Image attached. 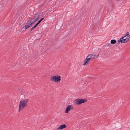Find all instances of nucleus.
<instances>
[{"label":"nucleus","instance_id":"obj_1","mask_svg":"<svg viewBox=\"0 0 130 130\" xmlns=\"http://www.w3.org/2000/svg\"><path fill=\"white\" fill-rule=\"evenodd\" d=\"M28 99H25L20 101L19 107V111L25 107L27 105Z\"/></svg>","mask_w":130,"mask_h":130},{"label":"nucleus","instance_id":"obj_2","mask_svg":"<svg viewBox=\"0 0 130 130\" xmlns=\"http://www.w3.org/2000/svg\"><path fill=\"white\" fill-rule=\"evenodd\" d=\"M129 40V38H127L126 36H125L121 38L118 41V43H117V44H119L120 42L122 43H124L127 42Z\"/></svg>","mask_w":130,"mask_h":130},{"label":"nucleus","instance_id":"obj_3","mask_svg":"<svg viewBox=\"0 0 130 130\" xmlns=\"http://www.w3.org/2000/svg\"><path fill=\"white\" fill-rule=\"evenodd\" d=\"M87 101V100L85 99H78L75 100L74 102L75 104L79 105Z\"/></svg>","mask_w":130,"mask_h":130},{"label":"nucleus","instance_id":"obj_4","mask_svg":"<svg viewBox=\"0 0 130 130\" xmlns=\"http://www.w3.org/2000/svg\"><path fill=\"white\" fill-rule=\"evenodd\" d=\"M50 79L52 81H54L55 82H59L61 80V77L58 75L54 76L51 78Z\"/></svg>","mask_w":130,"mask_h":130},{"label":"nucleus","instance_id":"obj_5","mask_svg":"<svg viewBox=\"0 0 130 130\" xmlns=\"http://www.w3.org/2000/svg\"><path fill=\"white\" fill-rule=\"evenodd\" d=\"M90 55H88L86 57V59L85 60V63L83 65H85L88 64L90 61L92 60L90 56Z\"/></svg>","mask_w":130,"mask_h":130},{"label":"nucleus","instance_id":"obj_6","mask_svg":"<svg viewBox=\"0 0 130 130\" xmlns=\"http://www.w3.org/2000/svg\"><path fill=\"white\" fill-rule=\"evenodd\" d=\"M73 109L72 106L71 105H68L66 108L65 110V112L66 113Z\"/></svg>","mask_w":130,"mask_h":130},{"label":"nucleus","instance_id":"obj_7","mask_svg":"<svg viewBox=\"0 0 130 130\" xmlns=\"http://www.w3.org/2000/svg\"><path fill=\"white\" fill-rule=\"evenodd\" d=\"M66 125L65 124L60 125L57 129V130H61L66 127Z\"/></svg>","mask_w":130,"mask_h":130},{"label":"nucleus","instance_id":"obj_8","mask_svg":"<svg viewBox=\"0 0 130 130\" xmlns=\"http://www.w3.org/2000/svg\"><path fill=\"white\" fill-rule=\"evenodd\" d=\"M32 25L31 23V22H29V20L27 22V24L25 26V28L26 29H27L29 27H30Z\"/></svg>","mask_w":130,"mask_h":130},{"label":"nucleus","instance_id":"obj_9","mask_svg":"<svg viewBox=\"0 0 130 130\" xmlns=\"http://www.w3.org/2000/svg\"><path fill=\"white\" fill-rule=\"evenodd\" d=\"M37 19H34L31 18L29 20V22H31V24L32 25L37 21Z\"/></svg>","mask_w":130,"mask_h":130},{"label":"nucleus","instance_id":"obj_10","mask_svg":"<svg viewBox=\"0 0 130 130\" xmlns=\"http://www.w3.org/2000/svg\"><path fill=\"white\" fill-rule=\"evenodd\" d=\"M33 17V19H37V20H38L39 17V16L37 14H35L34 15Z\"/></svg>","mask_w":130,"mask_h":130},{"label":"nucleus","instance_id":"obj_11","mask_svg":"<svg viewBox=\"0 0 130 130\" xmlns=\"http://www.w3.org/2000/svg\"><path fill=\"white\" fill-rule=\"evenodd\" d=\"M89 55H90V56L92 59H95L96 57V55L93 53L91 54H90Z\"/></svg>","mask_w":130,"mask_h":130},{"label":"nucleus","instance_id":"obj_12","mask_svg":"<svg viewBox=\"0 0 130 130\" xmlns=\"http://www.w3.org/2000/svg\"><path fill=\"white\" fill-rule=\"evenodd\" d=\"M116 42V41L115 40L113 39L110 41V43L112 44H114Z\"/></svg>","mask_w":130,"mask_h":130},{"label":"nucleus","instance_id":"obj_13","mask_svg":"<svg viewBox=\"0 0 130 130\" xmlns=\"http://www.w3.org/2000/svg\"><path fill=\"white\" fill-rule=\"evenodd\" d=\"M44 19V18H41L39 21H38V22L40 23Z\"/></svg>","mask_w":130,"mask_h":130},{"label":"nucleus","instance_id":"obj_14","mask_svg":"<svg viewBox=\"0 0 130 130\" xmlns=\"http://www.w3.org/2000/svg\"><path fill=\"white\" fill-rule=\"evenodd\" d=\"M129 34V33L128 32H127L126 35L125 36H128V37H130V35L128 36V35Z\"/></svg>","mask_w":130,"mask_h":130},{"label":"nucleus","instance_id":"obj_15","mask_svg":"<svg viewBox=\"0 0 130 130\" xmlns=\"http://www.w3.org/2000/svg\"><path fill=\"white\" fill-rule=\"evenodd\" d=\"M36 27H35V26H34L30 30V31H32L33 30H34L35 28Z\"/></svg>","mask_w":130,"mask_h":130},{"label":"nucleus","instance_id":"obj_16","mask_svg":"<svg viewBox=\"0 0 130 130\" xmlns=\"http://www.w3.org/2000/svg\"><path fill=\"white\" fill-rule=\"evenodd\" d=\"M39 23H38V22L36 23V24L34 26L35 27H36L39 24Z\"/></svg>","mask_w":130,"mask_h":130},{"label":"nucleus","instance_id":"obj_17","mask_svg":"<svg viewBox=\"0 0 130 130\" xmlns=\"http://www.w3.org/2000/svg\"><path fill=\"white\" fill-rule=\"evenodd\" d=\"M98 56H99V54H98V55L97 56H96V57L97 58H98Z\"/></svg>","mask_w":130,"mask_h":130},{"label":"nucleus","instance_id":"obj_18","mask_svg":"<svg viewBox=\"0 0 130 130\" xmlns=\"http://www.w3.org/2000/svg\"><path fill=\"white\" fill-rule=\"evenodd\" d=\"M109 45L110 46V44H109Z\"/></svg>","mask_w":130,"mask_h":130}]
</instances>
